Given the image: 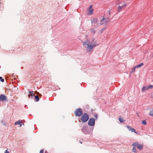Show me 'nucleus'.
<instances>
[{
    "mask_svg": "<svg viewBox=\"0 0 153 153\" xmlns=\"http://www.w3.org/2000/svg\"><path fill=\"white\" fill-rule=\"evenodd\" d=\"M83 45L84 46H87V52H90L92 51L94 47L98 45L96 43L94 40H93L90 42L88 40H87L85 42H83Z\"/></svg>",
    "mask_w": 153,
    "mask_h": 153,
    "instance_id": "f257e3e1",
    "label": "nucleus"
},
{
    "mask_svg": "<svg viewBox=\"0 0 153 153\" xmlns=\"http://www.w3.org/2000/svg\"><path fill=\"white\" fill-rule=\"evenodd\" d=\"M89 118L88 115L86 113H84L80 117V120L83 123L87 122Z\"/></svg>",
    "mask_w": 153,
    "mask_h": 153,
    "instance_id": "f03ea898",
    "label": "nucleus"
},
{
    "mask_svg": "<svg viewBox=\"0 0 153 153\" xmlns=\"http://www.w3.org/2000/svg\"><path fill=\"white\" fill-rule=\"evenodd\" d=\"M91 23L92 25L95 27H98L100 25V21L96 19H93L91 20Z\"/></svg>",
    "mask_w": 153,
    "mask_h": 153,
    "instance_id": "7ed1b4c3",
    "label": "nucleus"
},
{
    "mask_svg": "<svg viewBox=\"0 0 153 153\" xmlns=\"http://www.w3.org/2000/svg\"><path fill=\"white\" fill-rule=\"evenodd\" d=\"M75 114L76 116L80 117L83 114L82 110L79 108L77 109L75 111Z\"/></svg>",
    "mask_w": 153,
    "mask_h": 153,
    "instance_id": "20e7f679",
    "label": "nucleus"
},
{
    "mask_svg": "<svg viewBox=\"0 0 153 153\" xmlns=\"http://www.w3.org/2000/svg\"><path fill=\"white\" fill-rule=\"evenodd\" d=\"M92 6L91 5L88 8V12L87 14L88 15H91L93 14L94 9L92 8Z\"/></svg>",
    "mask_w": 153,
    "mask_h": 153,
    "instance_id": "39448f33",
    "label": "nucleus"
},
{
    "mask_svg": "<svg viewBox=\"0 0 153 153\" xmlns=\"http://www.w3.org/2000/svg\"><path fill=\"white\" fill-rule=\"evenodd\" d=\"M94 119L93 118H90L88 122V125L90 126H94Z\"/></svg>",
    "mask_w": 153,
    "mask_h": 153,
    "instance_id": "423d86ee",
    "label": "nucleus"
},
{
    "mask_svg": "<svg viewBox=\"0 0 153 153\" xmlns=\"http://www.w3.org/2000/svg\"><path fill=\"white\" fill-rule=\"evenodd\" d=\"M153 88V85H150L147 86H144L142 88V91L144 92L146 91L149 89L150 88Z\"/></svg>",
    "mask_w": 153,
    "mask_h": 153,
    "instance_id": "0eeeda50",
    "label": "nucleus"
},
{
    "mask_svg": "<svg viewBox=\"0 0 153 153\" xmlns=\"http://www.w3.org/2000/svg\"><path fill=\"white\" fill-rule=\"evenodd\" d=\"M7 97L3 94L0 95V101H4L6 100Z\"/></svg>",
    "mask_w": 153,
    "mask_h": 153,
    "instance_id": "6e6552de",
    "label": "nucleus"
},
{
    "mask_svg": "<svg viewBox=\"0 0 153 153\" xmlns=\"http://www.w3.org/2000/svg\"><path fill=\"white\" fill-rule=\"evenodd\" d=\"M126 127L130 131H131V132H134L135 133L137 134L138 133L136 132V130L134 128L128 126H126Z\"/></svg>",
    "mask_w": 153,
    "mask_h": 153,
    "instance_id": "1a4fd4ad",
    "label": "nucleus"
},
{
    "mask_svg": "<svg viewBox=\"0 0 153 153\" xmlns=\"http://www.w3.org/2000/svg\"><path fill=\"white\" fill-rule=\"evenodd\" d=\"M108 21V19H105V18H103L100 21V25L103 24H106Z\"/></svg>",
    "mask_w": 153,
    "mask_h": 153,
    "instance_id": "9d476101",
    "label": "nucleus"
},
{
    "mask_svg": "<svg viewBox=\"0 0 153 153\" xmlns=\"http://www.w3.org/2000/svg\"><path fill=\"white\" fill-rule=\"evenodd\" d=\"M22 124H23V125H24V124L23 123L22 121L19 120L18 121L16 122L15 123V125H19V127H21L22 125Z\"/></svg>",
    "mask_w": 153,
    "mask_h": 153,
    "instance_id": "9b49d317",
    "label": "nucleus"
},
{
    "mask_svg": "<svg viewBox=\"0 0 153 153\" xmlns=\"http://www.w3.org/2000/svg\"><path fill=\"white\" fill-rule=\"evenodd\" d=\"M119 5H121V6H122L123 7H125L126 6V4L125 2V1H123L122 2H121L120 4Z\"/></svg>",
    "mask_w": 153,
    "mask_h": 153,
    "instance_id": "f8f14e48",
    "label": "nucleus"
},
{
    "mask_svg": "<svg viewBox=\"0 0 153 153\" xmlns=\"http://www.w3.org/2000/svg\"><path fill=\"white\" fill-rule=\"evenodd\" d=\"M137 147L138 149L141 150L143 148V146L142 145H140L138 144L137 145Z\"/></svg>",
    "mask_w": 153,
    "mask_h": 153,
    "instance_id": "ddd939ff",
    "label": "nucleus"
},
{
    "mask_svg": "<svg viewBox=\"0 0 153 153\" xmlns=\"http://www.w3.org/2000/svg\"><path fill=\"white\" fill-rule=\"evenodd\" d=\"M123 7H123L121 5H119V6L118 7V10L119 12L120 11L122 10V8Z\"/></svg>",
    "mask_w": 153,
    "mask_h": 153,
    "instance_id": "4468645a",
    "label": "nucleus"
},
{
    "mask_svg": "<svg viewBox=\"0 0 153 153\" xmlns=\"http://www.w3.org/2000/svg\"><path fill=\"white\" fill-rule=\"evenodd\" d=\"M143 65H144L143 63H141L140 64H139L138 65L136 66V67L137 68H139V67H140L141 66H143Z\"/></svg>",
    "mask_w": 153,
    "mask_h": 153,
    "instance_id": "2eb2a0df",
    "label": "nucleus"
},
{
    "mask_svg": "<svg viewBox=\"0 0 153 153\" xmlns=\"http://www.w3.org/2000/svg\"><path fill=\"white\" fill-rule=\"evenodd\" d=\"M119 120L120 122V123H122L125 121V120H123L122 118H119Z\"/></svg>",
    "mask_w": 153,
    "mask_h": 153,
    "instance_id": "dca6fc26",
    "label": "nucleus"
},
{
    "mask_svg": "<svg viewBox=\"0 0 153 153\" xmlns=\"http://www.w3.org/2000/svg\"><path fill=\"white\" fill-rule=\"evenodd\" d=\"M137 68L136 66H134L133 68L131 69V73L134 72L135 71V69Z\"/></svg>",
    "mask_w": 153,
    "mask_h": 153,
    "instance_id": "f3484780",
    "label": "nucleus"
},
{
    "mask_svg": "<svg viewBox=\"0 0 153 153\" xmlns=\"http://www.w3.org/2000/svg\"><path fill=\"white\" fill-rule=\"evenodd\" d=\"M35 98L36 100V101H38L39 100V97L37 95L35 96Z\"/></svg>",
    "mask_w": 153,
    "mask_h": 153,
    "instance_id": "a211bd4d",
    "label": "nucleus"
},
{
    "mask_svg": "<svg viewBox=\"0 0 153 153\" xmlns=\"http://www.w3.org/2000/svg\"><path fill=\"white\" fill-rule=\"evenodd\" d=\"M149 114L152 116L153 117V109L152 110H151L150 112L149 113Z\"/></svg>",
    "mask_w": 153,
    "mask_h": 153,
    "instance_id": "6ab92c4d",
    "label": "nucleus"
},
{
    "mask_svg": "<svg viewBox=\"0 0 153 153\" xmlns=\"http://www.w3.org/2000/svg\"><path fill=\"white\" fill-rule=\"evenodd\" d=\"M138 145V143H134L132 144V146H137Z\"/></svg>",
    "mask_w": 153,
    "mask_h": 153,
    "instance_id": "aec40b11",
    "label": "nucleus"
},
{
    "mask_svg": "<svg viewBox=\"0 0 153 153\" xmlns=\"http://www.w3.org/2000/svg\"><path fill=\"white\" fill-rule=\"evenodd\" d=\"M132 152H136V148L134 147H133L132 149Z\"/></svg>",
    "mask_w": 153,
    "mask_h": 153,
    "instance_id": "412c9836",
    "label": "nucleus"
},
{
    "mask_svg": "<svg viewBox=\"0 0 153 153\" xmlns=\"http://www.w3.org/2000/svg\"><path fill=\"white\" fill-rule=\"evenodd\" d=\"M29 93L30 94L32 95L35 94L33 92V91H29Z\"/></svg>",
    "mask_w": 153,
    "mask_h": 153,
    "instance_id": "4be33fe9",
    "label": "nucleus"
},
{
    "mask_svg": "<svg viewBox=\"0 0 153 153\" xmlns=\"http://www.w3.org/2000/svg\"><path fill=\"white\" fill-rule=\"evenodd\" d=\"M142 124L144 125H146V120H144L142 121Z\"/></svg>",
    "mask_w": 153,
    "mask_h": 153,
    "instance_id": "5701e85b",
    "label": "nucleus"
},
{
    "mask_svg": "<svg viewBox=\"0 0 153 153\" xmlns=\"http://www.w3.org/2000/svg\"><path fill=\"white\" fill-rule=\"evenodd\" d=\"M0 79H1V81L2 82H3L4 81V79H3L2 78V77H1L0 76Z\"/></svg>",
    "mask_w": 153,
    "mask_h": 153,
    "instance_id": "b1692460",
    "label": "nucleus"
},
{
    "mask_svg": "<svg viewBox=\"0 0 153 153\" xmlns=\"http://www.w3.org/2000/svg\"><path fill=\"white\" fill-rule=\"evenodd\" d=\"M4 153H10L8 151L7 149L5 150L4 152Z\"/></svg>",
    "mask_w": 153,
    "mask_h": 153,
    "instance_id": "393cba45",
    "label": "nucleus"
},
{
    "mask_svg": "<svg viewBox=\"0 0 153 153\" xmlns=\"http://www.w3.org/2000/svg\"><path fill=\"white\" fill-rule=\"evenodd\" d=\"M39 153H44V151L43 150H41L40 151Z\"/></svg>",
    "mask_w": 153,
    "mask_h": 153,
    "instance_id": "a878e982",
    "label": "nucleus"
},
{
    "mask_svg": "<svg viewBox=\"0 0 153 153\" xmlns=\"http://www.w3.org/2000/svg\"><path fill=\"white\" fill-rule=\"evenodd\" d=\"M91 33H94V31L92 29H91Z\"/></svg>",
    "mask_w": 153,
    "mask_h": 153,
    "instance_id": "bb28decb",
    "label": "nucleus"
},
{
    "mask_svg": "<svg viewBox=\"0 0 153 153\" xmlns=\"http://www.w3.org/2000/svg\"><path fill=\"white\" fill-rule=\"evenodd\" d=\"M94 117H95V118L97 119V114H96V115H94Z\"/></svg>",
    "mask_w": 153,
    "mask_h": 153,
    "instance_id": "cd10ccee",
    "label": "nucleus"
},
{
    "mask_svg": "<svg viewBox=\"0 0 153 153\" xmlns=\"http://www.w3.org/2000/svg\"><path fill=\"white\" fill-rule=\"evenodd\" d=\"M79 142L80 143L82 144V143L80 140H79Z\"/></svg>",
    "mask_w": 153,
    "mask_h": 153,
    "instance_id": "c85d7f7f",
    "label": "nucleus"
},
{
    "mask_svg": "<svg viewBox=\"0 0 153 153\" xmlns=\"http://www.w3.org/2000/svg\"><path fill=\"white\" fill-rule=\"evenodd\" d=\"M30 94H29V95H28V97H30Z\"/></svg>",
    "mask_w": 153,
    "mask_h": 153,
    "instance_id": "c756f323",
    "label": "nucleus"
},
{
    "mask_svg": "<svg viewBox=\"0 0 153 153\" xmlns=\"http://www.w3.org/2000/svg\"><path fill=\"white\" fill-rule=\"evenodd\" d=\"M45 153H47L46 151V152H45Z\"/></svg>",
    "mask_w": 153,
    "mask_h": 153,
    "instance_id": "7c9ffc66",
    "label": "nucleus"
}]
</instances>
